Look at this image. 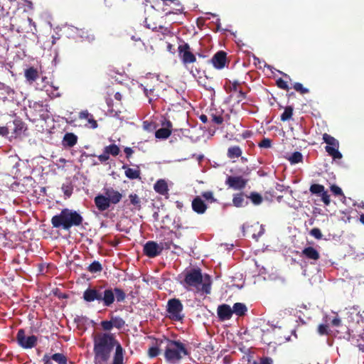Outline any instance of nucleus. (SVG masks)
Masks as SVG:
<instances>
[{
	"instance_id": "obj_20",
	"label": "nucleus",
	"mask_w": 364,
	"mask_h": 364,
	"mask_svg": "<svg viewBox=\"0 0 364 364\" xmlns=\"http://www.w3.org/2000/svg\"><path fill=\"white\" fill-rule=\"evenodd\" d=\"M122 169L124 170V174L127 178L131 180L140 178L141 171L139 166L136 168H129L127 164L122 166Z\"/></svg>"
},
{
	"instance_id": "obj_26",
	"label": "nucleus",
	"mask_w": 364,
	"mask_h": 364,
	"mask_svg": "<svg viewBox=\"0 0 364 364\" xmlns=\"http://www.w3.org/2000/svg\"><path fill=\"white\" fill-rule=\"evenodd\" d=\"M242 153V149L239 146H232L228 148L227 156L229 159H235L240 157Z\"/></svg>"
},
{
	"instance_id": "obj_61",
	"label": "nucleus",
	"mask_w": 364,
	"mask_h": 364,
	"mask_svg": "<svg viewBox=\"0 0 364 364\" xmlns=\"http://www.w3.org/2000/svg\"><path fill=\"white\" fill-rule=\"evenodd\" d=\"M86 34H87V35L85 36V38H86L89 42L92 41L95 39V36H94V35H93V34H87V33H86Z\"/></svg>"
},
{
	"instance_id": "obj_23",
	"label": "nucleus",
	"mask_w": 364,
	"mask_h": 364,
	"mask_svg": "<svg viewBox=\"0 0 364 364\" xmlns=\"http://www.w3.org/2000/svg\"><path fill=\"white\" fill-rule=\"evenodd\" d=\"M154 189L156 193L163 196L167 194L168 191L167 183L164 179L158 180L154 186Z\"/></svg>"
},
{
	"instance_id": "obj_46",
	"label": "nucleus",
	"mask_w": 364,
	"mask_h": 364,
	"mask_svg": "<svg viewBox=\"0 0 364 364\" xmlns=\"http://www.w3.org/2000/svg\"><path fill=\"white\" fill-rule=\"evenodd\" d=\"M318 333L323 336V335H328L329 331H328V326L326 324H320L318 327Z\"/></svg>"
},
{
	"instance_id": "obj_31",
	"label": "nucleus",
	"mask_w": 364,
	"mask_h": 364,
	"mask_svg": "<svg viewBox=\"0 0 364 364\" xmlns=\"http://www.w3.org/2000/svg\"><path fill=\"white\" fill-rule=\"evenodd\" d=\"M111 320L112 322L113 327L117 328V329H121L125 325V321L123 318L119 316H111Z\"/></svg>"
},
{
	"instance_id": "obj_21",
	"label": "nucleus",
	"mask_w": 364,
	"mask_h": 364,
	"mask_svg": "<svg viewBox=\"0 0 364 364\" xmlns=\"http://www.w3.org/2000/svg\"><path fill=\"white\" fill-rule=\"evenodd\" d=\"M166 124H167L166 127H162L156 131L155 136L157 139H167L168 137H169V136L171 135V127H172V124L170 121H168Z\"/></svg>"
},
{
	"instance_id": "obj_45",
	"label": "nucleus",
	"mask_w": 364,
	"mask_h": 364,
	"mask_svg": "<svg viewBox=\"0 0 364 364\" xmlns=\"http://www.w3.org/2000/svg\"><path fill=\"white\" fill-rule=\"evenodd\" d=\"M159 354V348L158 346H152L148 350V355L150 358H155Z\"/></svg>"
},
{
	"instance_id": "obj_43",
	"label": "nucleus",
	"mask_w": 364,
	"mask_h": 364,
	"mask_svg": "<svg viewBox=\"0 0 364 364\" xmlns=\"http://www.w3.org/2000/svg\"><path fill=\"white\" fill-rule=\"evenodd\" d=\"M202 196L208 201L213 203L216 201V199L213 196L212 191H205L202 193Z\"/></svg>"
},
{
	"instance_id": "obj_34",
	"label": "nucleus",
	"mask_w": 364,
	"mask_h": 364,
	"mask_svg": "<svg viewBox=\"0 0 364 364\" xmlns=\"http://www.w3.org/2000/svg\"><path fill=\"white\" fill-rule=\"evenodd\" d=\"M51 358L54 361L58 363V364H67V361H68L67 358L63 353H54L51 356Z\"/></svg>"
},
{
	"instance_id": "obj_14",
	"label": "nucleus",
	"mask_w": 364,
	"mask_h": 364,
	"mask_svg": "<svg viewBox=\"0 0 364 364\" xmlns=\"http://www.w3.org/2000/svg\"><path fill=\"white\" fill-rule=\"evenodd\" d=\"M301 256L304 257L309 260L313 261L311 262L312 264L320 259L319 252L313 247H307L303 249Z\"/></svg>"
},
{
	"instance_id": "obj_63",
	"label": "nucleus",
	"mask_w": 364,
	"mask_h": 364,
	"mask_svg": "<svg viewBox=\"0 0 364 364\" xmlns=\"http://www.w3.org/2000/svg\"><path fill=\"white\" fill-rule=\"evenodd\" d=\"M49 359H50V358L48 357V355H44L43 360L45 362V364H48V363Z\"/></svg>"
},
{
	"instance_id": "obj_62",
	"label": "nucleus",
	"mask_w": 364,
	"mask_h": 364,
	"mask_svg": "<svg viewBox=\"0 0 364 364\" xmlns=\"http://www.w3.org/2000/svg\"><path fill=\"white\" fill-rule=\"evenodd\" d=\"M154 89H150V90H148L146 88H144V93L145 95L149 97V95H151L152 92H154Z\"/></svg>"
},
{
	"instance_id": "obj_32",
	"label": "nucleus",
	"mask_w": 364,
	"mask_h": 364,
	"mask_svg": "<svg viewBox=\"0 0 364 364\" xmlns=\"http://www.w3.org/2000/svg\"><path fill=\"white\" fill-rule=\"evenodd\" d=\"M87 270L91 273L100 272L102 270V266L100 262L94 261L89 265Z\"/></svg>"
},
{
	"instance_id": "obj_35",
	"label": "nucleus",
	"mask_w": 364,
	"mask_h": 364,
	"mask_svg": "<svg viewBox=\"0 0 364 364\" xmlns=\"http://www.w3.org/2000/svg\"><path fill=\"white\" fill-rule=\"evenodd\" d=\"M325 190V188L323 185L321 184H312L310 188L309 191L312 194L316 195H320L323 191Z\"/></svg>"
},
{
	"instance_id": "obj_36",
	"label": "nucleus",
	"mask_w": 364,
	"mask_h": 364,
	"mask_svg": "<svg viewBox=\"0 0 364 364\" xmlns=\"http://www.w3.org/2000/svg\"><path fill=\"white\" fill-rule=\"evenodd\" d=\"M231 97H234L237 104H240L243 100L246 98V93L240 90L231 95Z\"/></svg>"
},
{
	"instance_id": "obj_58",
	"label": "nucleus",
	"mask_w": 364,
	"mask_h": 364,
	"mask_svg": "<svg viewBox=\"0 0 364 364\" xmlns=\"http://www.w3.org/2000/svg\"><path fill=\"white\" fill-rule=\"evenodd\" d=\"M252 132L251 131L246 130L242 134V136L243 139H247L250 138L252 136Z\"/></svg>"
},
{
	"instance_id": "obj_42",
	"label": "nucleus",
	"mask_w": 364,
	"mask_h": 364,
	"mask_svg": "<svg viewBox=\"0 0 364 364\" xmlns=\"http://www.w3.org/2000/svg\"><path fill=\"white\" fill-rule=\"evenodd\" d=\"M260 148L268 149L272 146V140L269 138H263L262 140L258 144Z\"/></svg>"
},
{
	"instance_id": "obj_11",
	"label": "nucleus",
	"mask_w": 364,
	"mask_h": 364,
	"mask_svg": "<svg viewBox=\"0 0 364 364\" xmlns=\"http://www.w3.org/2000/svg\"><path fill=\"white\" fill-rule=\"evenodd\" d=\"M120 152L119 147L115 144H109L104 148L103 154L97 156L101 163H105L109 160V156H117Z\"/></svg>"
},
{
	"instance_id": "obj_2",
	"label": "nucleus",
	"mask_w": 364,
	"mask_h": 364,
	"mask_svg": "<svg viewBox=\"0 0 364 364\" xmlns=\"http://www.w3.org/2000/svg\"><path fill=\"white\" fill-rule=\"evenodd\" d=\"M82 299L87 303L97 301L103 306H111L115 299L117 302H123L126 299L125 291L120 288L107 287L104 286L90 287L86 289L82 295Z\"/></svg>"
},
{
	"instance_id": "obj_57",
	"label": "nucleus",
	"mask_w": 364,
	"mask_h": 364,
	"mask_svg": "<svg viewBox=\"0 0 364 364\" xmlns=\"http://www.w3.org/2000/svg\"><path fill=\"white\" fill-rule=\"evenodd\" d=\"M9 129L7 127H0V135L6 136L9 134Z\"/></svg>"
},
{
	"instance_id": "obj_10",
	"label": "nucleus",
	"mask_w": 364,
	"mask_h": 364,
	"mask_svg": "<svg viewBox=\"0 0 364 364\" xmlns=\"http://www.w3.org/2000/svg\"><path fill=\"white\" fill-rule=\"evenodd\" d=\"M248 180L241 176H228L225 180V185L234 190H242L245 188Z\"/></svg>"
},
{
	"instance_id": "obj_64",
	"label": "nucleus",
	"mask_w": 364,
	"mask_h": 364,
	"mask_svg": "<svg viewBox=\"0 0 364 364\" xmlns=\"http://www.w3.org/2000/svg\"><path fill=\"white\" fill-rule=\"evenodd\" d=\"M360 221L361 223H363L364 225V214H361L360 216Z\"/></svg>"
},
{
	"instance_id": "obj_16",
	"label": "nucleus",
	"mask_w": 364,
	"mask_h": 364,
	"mask_svg": "<svg viewBox=\"0 0 364 364\" xmlns=\"http://www.w3.org/2000/svg\"><path fill=\"white\" fill-rule=\"evenodd\" d=\"M218 316L221 321L229 320L232 316V311L228 304H222L218 307Z\"/></svg>"
},
{
	"instance_id": "obj_5",
	"label": "nucleus",
	"mask_w": 364,
	"mask_h": 364,
	"mask_svg": "<svg viewBox=\"0 0 364 364\" xmlns=\"http://www.w3.org/2000/svg\"><path fill=\"white\" fill-rule=\"evenodd\" d=\"M183 280L181 282V284L186 289L188 287H195L198 289V287L202 284L200 290L205 294L210 293V282H203V275L200 268H193L190 270L183 272Z\"/></svg>"
},
{
	"instance_id": "obj_40",
	"label": "nucleus",
	"mask_w": 364,
	"mask_h": 364,
	"mask_svg": "<svg viewBox=\"0 0 364 364\" xmlns=\"http://www.w3.org/2000/svg\"><path fill=\"white\" fill-rule=\"evenodd\" d=\"M276 85L280 89H282V90H284L287 91H288L289 90V87L287 84V82H286L282 78L277 79L276 81Z\"/></svg>"
},
{
	"instance_id": "obj_49",
	"label": "nucleus",
	"mask_w": 364,
	"mask_h": 364,
	"mask_svg": "<svg viewBox=\"0 0 364 364\" xmlns=\"http://www.w3.org/2000/svg\"><path fill=\"white\" fill-rule=\"evenodd\" d=\"M331 191L335 196H343L341 188L336 185H332Z\"/></svg>"
},
{
	"instance_id": "obj_4",
	"label": "nucleus",
	"mask_w": 364,
	"mask_h": 364,
	"mask_svg": "<svg viewBox=\"0 0 364 364\" xmlns=\"http://www.w3.org/2000/svg\"><path fill=\"white\" fill-rule=\"evenodd\" d=\"M162 344H165L164 357L169 363H176L183 358V355H189L185 345L180 341L164 338L160 341L159 345Z\"/></svg>"
},
{
	"instance_id": "obj_28",
	"label": "nucleus",
	"mask_w": 364,
	"mask_h": 364,
	"mask_svg": "<svg viewBox=\"0 0 364 364\" xmlns=\"http://www.w3.org/2000/svg\"><path fill=\"white\" fill-rule=\"evenodd\" d=\"M232 203L234 206L240 208L247 204V202L245 201L243 194L242 193H237L233 196Z\"/></svg>"
},
{
	"instance_id": "obj_60",
	"label": "nucleus",
	"mask_w": 364,
	"mask_h": 364,
	"mask_svg": "<svg viewBox=\"0 0 364 364\" xmlns=\"http://www.w3.org/2000/svg\"><path fill=\"white\" fill-rule=\"evenodd\" d=\"M114 99L118 100V101H121L122 99V95L119 92H117L115 94H114Z\"/></svg>"
},
{
	"instance_id": "obj_37",
	"label": "nucleus",
	"mask_w": 364,
	"mask_h": 364,
	"mask_svg": "<svg viewBox=\"0 0 364 364\" xmlns=\"http://www.w3.org/2000/svg\"><path fill=\"white\" fill-rule=\"evenodd\" d=\"M249 198L255 205H259L263 200L262 196L256 192L251 193Z\"/></svg>"
},
{
	"instance_id": "obj_50",
	"label": "nucleus",
	"mask_w": 364,
	"mask_h": 364,
	"mask_svg": "<svg viewBox=\"0 0 364 364\" xmlns=\"http://www.w3.org/2000/svg\"><path fill=\"white\" fill-rule=\"evenodd\" d=\"M92 117V114L89 113L87 110L82 111L79 113V118L80 119H87L88 121L89 118H91Z\"/></svg>"
},
{
	"instance_id": "obj_56",
	"label": "nucleus",
	"mask_w": 364,
	"mask_h": 364,
	"mask_svg": "<svg viewBox=\"0 0 364 364\" xmlns=\"http://www.w3.org/2000/svg\"><path fill=\"white\" fill-rule=\"evenodd\" d=\"M63 189L65 196H66L67 197H70L72 195V193H73L72 188L68 187V186H66V187L63 186Z\"/></svg>"
},
{
	"instance_id": "obj_27",
	"label": "nucleus",
	"mask_w": 364,
	"mask_h": 364,
	"mask_svg": "<svg viewBox=\"0 0 364 364\" xmlns=\"http://www.w3.org/2000/svg\"><path fill=\"white\" fill-rule=\"evenodd\" d=\"M129 204L134 206L135 210H139L141 208V198L136 193H131L129 196Z\"/></svg>"
},
{
	"instance_id": "obj_9",
	"label": "nucleus",
	"mask_w": 364,
	"mask_h": 364,
	"mask_svg": "<svg viewBox=\"0 0 364 364\" xmlns=\"http://www.w3.org/2000/svg\"><path fill=\"white\" fill-rule=\"evenodd\" d=\"M178 55L183 64L193 63L196 61L195 55L191 51L190 46L183 43L178 47Z\"/></svg>"
},
{
	"instance_id": "obj_39",
	"label": "nucleus",
	"mask_w": 364,
	"mask_h": 364,
	"mask_svg": "<svg viewBox=\"0 0 364 364\" xmlns=\"http://www.w3.org/2000/svg\"><path fill=\"white\" fill-rule=\"evenodd\" d=\"M252 364H274V360L272 358L268 356H263L259 358L257 361H253Z\"/></svg>"
},
{
	"instance_id": "obj_13",
	"label": "nucleus",
	"mask_w": 364,
	"mask_h": 364,
	"mask_svg": "<svg viewBox=\"0 0 364 364\" xmlns=\"http://www.w3.org/2000/svg\"><path fill=\"white\" fill-rule=\"evenodd\" d=\"M213 67L218 70H221L226 66L227 54L225 51L220 50L217 52L210 60Z\"/></svg>"
},
{
	"instance_id": "obj_54",
	"label": "nucleus",
	"mask_w": 364,
	"mask_h": 364,
	"mask_svg": "<svg viewBox=\"0 0 364 364\" xmlns=\"http://www.w3.org/2000/svg\"><path fill=\"white\" fill-rule=\"evenodd\" d=\"M88 124L89 127L92 129H96L98 126L97 121L94 119V117L89 118Z\"/></svg>"
},
{
	"instance_id": "obj_15",
	"label": "nucleus",
	"mask_w": 364,
	"mask_h": 364,
	"mask_svg": "<svg viewBox=\"0 0 364 364\" xmlns=\"http://www.w3.org/2000/svg\"><path fill=\"white\" fill-rule=\"evenodd\" d=\"M104 193L107 196L110 203L117 204L122 198V194L113 188H107L104 189Z\"/></svg>"
},
{
	"instance_id": "obj_47",
	"label": "nucleus",
	"mask_w": 364,
	"mask_h": 364,
	"mask_svg": "<svg viewBox=\"0 0 364 364\" xmlns=\"http://www.w3.org/2000/svg\"><path fill=\"white\" fill-rule=\"evenodd\" d=\"M102 329L104 331H111L113 328V326H112V320L110 321H101V323H100Z\"/></svg>"
},
{
	"instance_id": "obj_17",
	"label": "nucleus",
	"mask_w": 364,
	"mask_h": 364,
	"mask_svg": "<svg viewBox=\"0 0 364 364\" xmlns=\"http://www.w3.org/2000/svg\"><path fill=\"white\" fill-rule=\"evenodd\" d=\"M95 203L100 211H105L110 206V203L106 195H98L95 198Z\"/></svg>"
},
{
	"instance_id": "obj_29",
	"label": "nucleus",
	"mask_w": 364,
	"mask_h": 364,
	"mask_svg": "<svg viewBox=\"0 0 364 364\" xmlns=\"http://www.w3.org/2000/svg\"><path fill=\"white\" fill-rule=\"evenodd\" d=\"M14 125V133L16 135L21 134L25 129V123L21 119H15L13 121Z\"/></svg>"
},
{
	"instance_id": "obj_33",
	"label": "nucleus",
	"mask_w": 364,
	"mask_h": 364,
	"mask_svg": "<svg viewBox=\"0 0 364 364\" xmlns=\"http://www.w3.org/2000/svg\"><path fill=\"white\" fill-rule=\"evenodd\" d=\"M289 161L291 164H298L302 162L303 156L301 152L295 151L294 152L291 156L289 158Z\"/></svg>"
},
{
	"instance_id": "obj_41",
	"label": "nucleus",
	"mask_w": 364,
	"mask_h": 364,
	"mask_svg": "<svg viewBox=\"0 0 364 364\" xmlns=\"http://www.w3.org/2000/svg\"><path fill=\"white\" fill-rule=\"evenodd\" d=\"M293 87L301 94H306L309 92V89L304 87L303 85L300 82H295Z\"/></svg>"
},
{
	"instance_id": "obj_25",
	"label": "nucleus",
	"mask_w": 364,
	"mask_h": 364,
	"mask_svg": "<svg viewBox=\"0 0 364 364\" xmlns=\"http://www.w3.org/2000/svg\"><path fill=\"white\" fill-rule=\"evenodd\" d=\"M232 311V314H235L238 316H242L246 314L247 309L245 304L237 302L234 304Z\"/></svg>"
},
{
	"instance_id": "obj_48",
	"label": "nucleus",
	"mask_w": 364,
	"mask_h": 364,
	"mask_svg": "<svg viewBox=\"0 0 364 364\" xmlns=\"http://www.w3.org/2000/svg\"><path fill=\"white\" fill-rule=\"evenodd\" d=\"M319 196H321V200L326 205H328L330 204V196L326 191L324 190Z\"/></svg>"
},
{
	"instance_id": "obj_55",
	"label": "nucleus",
	"mask_w": 364,
	"mask_h": 364,
	"mask_svg": "<svg viewBox=\"0 0 364 364\" xmlns=\"http://www.w3.org/2000/svg\"><path fill=\"white\" fill-rule=\"evenodd\" d=\"M125 154H126V157L127 159H129L132 155V154L134 153V151L132 148L130 147H126L124 150Z\"/></svg>"
},
{
	"instance_id": "obj_44",
	"label": "nucleus",
	"mask_w": 364,
	"mask_h": 364,
	"mask_svg": "<svg viewBox=\"0 0 364 364\" xmlns=\"http://www.w3.org/2000/svg\"><path fill=\"white\" fill-rule=\"evenodd\" d=\"M310 235L317 240H321L323 236L320 229L318 228H314L311 229L310 231Z\"/></svg>"
},
{
	"instance_id": "obj_6",
	"label": "nucleus",
	"mask_w": 364,
	"mask_h": 364,
	"mask_svg": "<svg viewBox=\"0 0 364 364\" xmlns=\"http://www.w3.org/2000/svg\"><path fill=\"white\" fill-rule=\"evenodd\" d=\"M183 306L180 299L176 298L170 299L167 302L166 311L169 314V318L174 321H181L183 316L181 315Z\"/></svg>"
},
{
	"instance_id": "obj_3",
	"label": "nucleus",
	"mask_w": 364,
	"mask_h": 364,
	"mask_svg": "<svg viewBox=\"0 0 364 364\" xmlns=\"http://www.w3.org/2000/svg\"><path fill=\"white\" fill-rule=\"evenodd\" d=\"M53 228L69 231L72 227H79L83 222L82 216L76 210L63 208L59 214L52 217Z\"/></svg>"
},
{
	"instance_id": "obj_18",
	"label": "nucleus",
	"mask_w": 364,
	"mask_h": 364,
	"mask_svg": "<svg viewBox=\"0 0 364 364\" xmlns=\"http://www.w3.org/2000/svg\"><path fill=\"white\" fill-rule=\"evenodd\" d=\"M192 208L198 214H203L208 206L199 196H196L192 201Z\"/></svg>"
},
{
	"instance_id": "obj_38",
	"label": "nucleus",
	"mask_w": 364,
	"mask_h": 364,
	"mask_svg": "<svg viewBox=\"0 0 364 364\" xmlns=\"http://www.w3.org/2000/svg\"><path fill=\"white\" fill-rule=\"evenodd\" d=\"M210 117L211 121L218 125L222 124L224 121L223 116L217 113L212 112Z\"/></svg>"
},
{
	"instance_id": "obj_7",
	"label": "nucleus",
	"mask_w": 364,
	"mask_h": 364,
	"mask_svg": "<svg viewBox=\"0 0 364 364\" xmlns=\"http://www.w3.org/2000/svg\"><path fill=\"white\" fill-rule=\"evenodd\" d=\"M323 139L327 146L325 147L326 151L333 159H340L342 158L341 153L338 151L339 143L338 141L333 136L326 133L323 134Z\"/></svg>"
},
{
	"instance_id": "obj_59",
	"label": "nucleus",
	"mask_w": 364,
	"mask_h": 364,
	"mask_svg": "<svg viewBox=\"0 0 364 364\" xmlns=\"http://www.w3.org/2000/svg\"><path fill=\"white\" fill-rule=\"evenodd\" d=\"M199 119L203 123H207L208 122V117L205 114H201L199 117Z\"/></svg>"
},
{
	"instance_id": "obj_22",
	"label": "nucleus",
	"mask_w": 364,
	"mask_h": 364,
	"mask_svg": "<svg viewBox=\"0 0 364 364\" xmlns=\"http://www.w3.org/2000/svg\"><path fill=\"white\" fill-rule=\"evenodd\" d=\"M24 76L28 82L33 83L39 77L38 71L33 67H30L25 70Z\"/></svg>"
},
{
	"instance_id": "obj_1",
	"label": "nucleus",
	"mask_w": 364,
	"mask_h": 364,
	"mask_svg": "<svg viewBox=\"0 0 364 364\" xmlns=\"http://www.w3.org/2000/svg\"><path fill=\"white\" fill-rule=\"evenodd\" d=\"M93 352L95 364H124V350L112 333L95 334Z\"/></svg>"
},
{
	"instance_id": "obj_52",
	"label": "nucleus",
	"mask_w": 364,
	"mask_h": 364,
	"mask_svg": "<svg viewBox=\"0 0 364 364\" xmlns=\"http://www.w3.org/2000/svg\"><path fill=\"white\" fill-rule=\"evenodd\" d=\"M239 85H240V83L237 82V81H234L232 82V85L230 86V92H237L239 91Z\"/></svg>"
},
{
	"instance_id": "obj_19",
	"label": "nucleus",
	"mask_w": 364,
	"mask_h": 364,
	"mask_svg": "<svg viewBox=\"0 0 364 364\" xmlns=\"http://www.w3.org/2000/svg\"><path fill=\"white\" fill-rule=\"evenodd\" d=\"M77 136L74 133L67 132L65 134L63 140L62 145L65 148L73 147L77 143Z\"/></svg>"
},
{
	"instance_id": "obj_8",
	"label": "nucleus",
	"mask_w": 364,
	"mask_h": 364,
	"mask_svg": "<svg viewBox=\"0 0 364 364\" xmlns=\"http://www.w3.org/2000/svg\"><path fill=\"white\" fill-rule=\"evenodd\" d=\"M16 341L18 344L23 348L28 349L35 347L37 344V336L32 335L26 336L25 330L21 328L18 331L16 335Z\"/></svg>"
},
{
	"instance_id": "obj_12",
	"label": "nucleus",
	"mask_w": 364,
	"mask_h": 364,
	"mask_svg": "<svg viewBox=\"0 0 364 364\" xmlns=\"http://www.w3.org/2000/svg\"><path fill=\"white\" fill-rule=\"evenodd\" d=\"M144 254L149 258H154L161 255L162 251L159 243L154 241H148L143 247Z\"/></svg>"
},
{
	"instance_id": "obj_30",
	"label": "nucleus",
	"mask_w": 364,
	"mask_h": 364,
	"mask_svg": "<svg viewBox=\"0 0 364 364\" xmlns=\"http://www.w3.org/2000/svg\"><path fill=\"white\" fill-rule=\"evenodd\" d=\"M294 108L291 106H287L284 108V112L280 116L282 122L289 121L293 116Z\"/></svg>"
},
{
	"instance_id": "obj_24",
	"label": "nucleus",
	"mask_w": 364,
	"mask_h": 364,
	"mask_svg": "<svg viewBox=\"0 0 364 364\" xmlns=\"http://www.w3.org/2000/svg\"><path fill=\"white\" fill-rule=\"evenodd\" d=\"M176 235L177 234L173 232H170L167 234V236L159 243L161 251H163L164 250H170L171 249V245L173 244V241H172V235Z\"/></svg>"
},
{
	"instance_id": "obj_53",
	"label": "nucleus",
	"mask_w": 364,
	"mask_h": 364,
	"mask_svg": "<svg viewBox=\"0 0 364 364\" xmlns=\"http://www.w3.org/2000/svg\"><path fill=\"white\" fill-rule=\"evenodd\" d=\"M331 325L335 327H339L341 326V320L338 316H336L332 319Z\"/></svg>"
},
{
	"instance_id": "obj_51",
	"label": "nucleus",
	"mask_w": 364,
	"mask_h": 364,
	"mask_svg": "<svg viewBox=\"0 0 364 364\" xmlns=\"http://www.w3.org/2000/svg\"><path fill=\"white\" fill-rule=\"evenodd\" d=\"M197 81L200 85L203 86L207 90H212V87L207 85L205 79H203L201 77H199Z\"/></svg>"
}]
</instances>
